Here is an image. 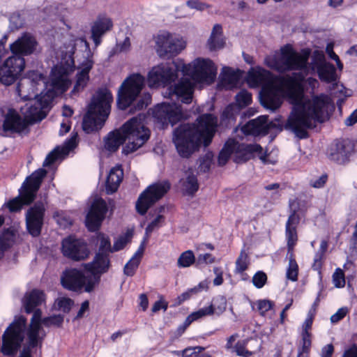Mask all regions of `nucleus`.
<instances>
[{"mask_svg": "<svg viewBox=\"0 0 357 357\" xmlns=\"http://www.w3.org/2000/svg\"><path fill=\"white\" fill-rule=\"evenodd\" d=\"M278 81L294 105L284 128L293 131L300 139H306L309 136L307 129L312 128V121L321 123L328 119L334 110V104L325 94L315 96L311 100L304 101V90L300 75H286L279 77Z\"/></svg>", "mask_w": 357, "mask_h": 357, "instance_id": "f257e3e1", "label": "nucleus"}, {"mask_svg": "<svg viewBox=\"0 0 357 357\" xmlns=\"http://www.w3.org/2000/svg\"><path fill=\"white\" fill-rule=\"evenodd\" d=\"M217 118L212 114L198 116L195 123L180 125L174 131L173 142L178 155L189 158L202 145L208 146L214 137Z\"/></svg>", "mask_w": 357, "mask_h": 357, "instance_id": "f03ea898", "label": "nucleus"}, {"mask_svg": "<svg viewBox=\"0 0 357 357\" xmlns=\"http://www.w3.org/2000/svg\"><path fill=\"white\" fill-rule=\"evenodd\" d=\"M113 96L108 89L97 90L83 118L82 128L85 132L89 134L102 128L110 114Z\"/></svg>", "mask_w": 357, "mask_h": 357, "instance_id": "7ed1b4c3", "label": "nucleus"}, {"mask_svg": "<svg viewBox=\"0 0 357 357\" xmlns=\"http://www.w3.org/2000/svg\"><path fill=\"white\" fill-rule=\"evenodd\" d=\"M36 46H9L13 54L0 66V82L10 86L15 82L25 67L24 56L31 54Z\"/></svg>", "mask_w": 357, "mask_h": 357, "instance_id": "20e7f679", "label": "nucleus"}, {"mask_svg": "<svg viewBox=\"0 0 357 357\" xmlns=\"http://www.w3.org/2000/svg\"><path fill=\"white\" fill-rule=\"evenodd\" d=\"M72 47L73 51L62 55L61 61L52 69L50 73L51 86L52 91L56 93L66 92L70 84L68 75L74 71L75 68L73 54L76 46Z\"/></svg>", "mask_w": 357, "mask_h": 357, "instance_id": "39448f33", "label": "nucleus"}, {"mask_svg": "<svg viewBox=\"0 0 357 357\" xmlns=\"http://www.w3.org/2000/svg\"><path fill=\"white\" fill-rule=\"evenodd\" d=\"M144 77L139 73L129 75L121 84L116 98L119 109L126 110L137 100L144 85Z\"/></svg>", "mask_w": 357, "mask_h": 357, "instance_id": "423d86ee", "label": "nucleus"}, {"mask_svg": "<svg viewBox=\"0 0 357 357\" xmlns=\"http://www.w3.org/2000/svg\"><path fill=\"white\" fill-rule=\"evenodd\" d=\"M26 319L20 316L8 326L2 336L1 352L6 356L15 355L24 339Z\"/></svg>", "mask_w": 357, "mask_h": 357, "instance_id": "0eeeda50", "label": "nucleus"}, {"mask_svg": "<svg viewBox=\"0 0 357 357\" xmlns=\"http://www.w3.org/2000/svg\"><path fill=\"white\" fill-rule=\"evenodd\" d=\"M168 181L156 182L149 185L139 196L136 204V211L141 215L146 214L148 210L162 199L169 190Z\"/></svg>", "mask_w": 357, "mask_h": 357, "instance_id": "6e6552de", "label": "nucleus"}, {"mask_svg": "<svg viewBox=\"0 0 357 357\" xmlns=\"http://www.w3.org/2000/svg\"><path fill=\"white\" fill-rule=\"evenodd\" d=\"M152 116L162 128L172 126L184 119L182 107L176 103L161 102L152 109Z\"/></svg>", "mask_w": 357, "mask_h": 357, "instance_id": "1a4fd4ad", "label": "nucleus"}, {"mask_svg": "<svg viewBox=\"0 0 357 357\" xmlns=\"http://www.w3.org/2000/svg\"><path fill=\"white\" fill-rule=\"evenodd\" d=\"M110 267V260L109 255L98 252L93 261L84 264V269L89 273L87 285L86 287V292H92L96 286L100 282L101 275L109 271Z\"/></svg>", "mask_w": 357, "mask_h": 357, "instance_id": "9d476101", "label": "nucleus"}, {"mask_svg": "<svg viewBox=\"0 0 357 357\" xmlns=\"http://www.w3.org/2000/svg\"><path fill=\"white\" fill-rule=\"evenodd\" d=\"M356 146L354 141L348 138L336 139L328 149V158L338 165H344L350 162L356 152Z\"/></svg>", "mask_w": 357, "mask_h": 357, "instance_id": "9b49d317", "label": "nucleus"}, {"mask_svg": "<svg viewBox=\"0 0 357 357\" xmlns=\"http://www.w3.org/2000/svg\"><path fill=\"white\" fill-rule=\"evenodd\" d=\"M311 68L317 71V75L321 82L333 83L337 79L335 66L326 61L325 54L322 51H314L310 63Z\"/></svg>", "mask_w": 357, "mask_h": 357, "instance_id": "f8f14e48", "label": "nucleus"}, {"mask_svg": "<svg viewBox=\"0 0 357 357\" xmlns=\"http://www.w3.org/2000/svg\"><path fill=\"white\" fill-rule=\"evenodd\" d=\"M294 46H282L283 64L285 70H303L307 68L311 50L303 49L301 54L296 52Z\"/></svg>", "mask_w": 357, "mask_h": 357, "instance_id": "ddd939ff", "label": "nucleus"}, {"mask_svg": "<svg viewBox=\"0 0 357 357\" xmlns=\"http://www.w3.org/2000/svg\"><path fill=\"white\" fill-rule=\"evenodd\" d=\"M62 253L68 259L79 261L88 258L90 250L84 239L69 236L62 241Z\"/></svg>", "mask_w": 357, "mask_h": 357, "instance_id": "4468645a", "label": "nucleus"}, {"mask_svg": "<svg viewBox=\"0 0 357 357\" xmlns=\"http://www.w3.org/2000/svg\"><path fill=\"white\" fill-rule=\"evenodd\" d=\"M45 208L41 202H36L26 212L25 222L27 232L32 237H38L41 234L44 224Z\"/></svg>", "mask_w": 357, "mask_h": 357, "instance_id": "2eb2a0df", "label": "nucleus"}, {"mask_svg": "<svg viewBox=\"0 0 357 357\" xmlns=\"http://www.w3.org/2000/svg\"><path fill=\"white\" fill-rule=\"evenodd\" d=\"M107 211L108 206L105 200L101 197L94 199L86 216L85 225L87 229L91 232L98 231Z\"/></svg>", "mask_w": 357, "mask_h": 357, "instance_id": "dca6fc26", "label": "nucleus"}, {"mask_svg": "<svg viewBox=\"0 0 357 357\" xmlns=\"http://www.w3.org/2000/svg\"><path fill=\"white\" fill-rule=\"evenodd\" d=\"M137 123V118L132 117L117 130L111 131L105 140V147L110 152H116L120 146L126 141L129 134L132 133L134 123Z\"/></svg>", "mask_w": 357, "mask_h": 357, "instance_id": "f3484780", "label": "nucleus"}, {"mask_svg": "<svg viewBox=\"0 0 357 357\" xmlns=\"http://www.w3.org/2000/svg\"><path fill=\"white\" fill-rule=\"evenodd\" d=\"M89 276L85 275L79 269L75 268H67L63 271L61 276L62 287L68 291L81 292L82 289L86 291V287Z\"/></svg>", "mask_w": 357, "mask_h": 357, "instance_id": "a211bd4d", "label": "nucleus"}, {"mask_svg": "<svg viewBox=\"0 0 357 357\" xmlns=\"http://www.w3.org/2000/svg\"><path fill=\"white\" fill-rule=\"evenodd\" d=\"M178 66L176 69L168 65L160 64L154 66L149 73V84L166 86L174 82L178 77Z\"/></svg>", "mask_w": 357, "mask_h": 357, "instance_id": "6ab92c4d", "label": "nucleus"}, {"mask_svg": "<svg viewBox=\"0 0 357 357\" xmlns=\"http://www.w3.org/2000/svg\"><path fill=\"white\" fill-rule=\"evenodd\" d=\"M134 126L133 132H131L132 133L129 134L127 138L129 139V142L122 149V153L126 155L135 152L149 140L151 135L150 130L137 119V123H134Z\"/></svg>", "mask_w": 357, "mask_h": 357, "instance_id": "aec40b11", "label": "nucleus"}, {"mask_svg": "<svg viewBox=\"0 0 357 357\" xmlns=\"http://www.w3.org/2000/svg\"><path fill=\"white\" fill-rule=\"evenodd\" d=\"M216 76L214 63L209 59L198 58L194 62L192 80L195 82H212Z\"/></svg>", "mask_w": 357, "mask_h": 357, "instance_id": "412c9836", "label": "nucleus"}, {"mask_svg": "<svg viewBox=\"0 0 357 357\" xmlns=\"http://www.w3.org/2000/svg\"><path fill=\"white\" fill-rule=\"evenodd\" d=\"M261 105L271 111L280 107L282 100L280 96V89L275 84H265L259 93Z\"/></svg>", "mask_w": 357, "mask_h": 357, "instance_id": "4be33fe9", "label": "nucleus"}, {"mask_svg": "<svg viewBox=\"0 0 357 357\" xmlns=\"http://www.w3.org/2000/svg\"><path fill=\"white\" fill-rule=\"evenodd\" d=\"M234 162L237 164L248 162L252 158L253 153H261L263 151L261 146L259 144L239 143L236 139H234Z\"/></svg>", "mask_w": 357, "mask_h": 357, "instance_id": "5701e85b", "label": "nucleus"}, {"mask_svg": "<svg viewBox=\"0 0 357 357\" xmlns=\"http://www.w3.org/2000/svg\"><path fill=\"white\" fill-rule=\"evenodd\" d=\"M29 122L23 119L15 109H9L3 123L4 131L20 133L26 128Z\"/></svg>", "mask_w": 357, "mask_h": 357, "instance_id": "b1692460", "label": "nucleus"}, {"mask_svg": "<svg viewBox=\"0 0 357 357\" xmlns=\"http://www.w3.org/2000/svg\"><path fill=\"white\" fill-rule=\"evenodd\" d=\"M282 77V76H280V77ZM278 78L279 77L275 76L271 71L260 66L252 68V70L248 73L249 82L255 86L261 85V87L265 86V84H274V80L282 87L279 84Z\"/></svg>", "mask_w": 357, "mask_h": 357, "instance_id": "393cba45", "label": "nucleus"}, {"mask_svg": "<svg viewBox=\"0 0 357 357\" xmlns=\"http://www.w3.org/2000/svg\"><path fill=\"white\" fill-rule=\"evenodd\" d=\"M113 27L111 18L106 16H100L93 22L91 27V38L95 45L102 43V37Z\"/></svg>", "mask_w": 357, "mask_h": 357, "instance_id": "a878e982", "label": "nucleus"}, {"mask_svg": "<svg viewBox=\"0 0 357 357\" xmlns=\"http://www.w3.org/2000/svg\"><path fill=\"white\" fill-rule=\"evenodd\" d=\"M300 221L301 217L297 210H291L285 225V236L289 250L295 247L298 241L297 227Z\"/></svg>", "mask_w": 357, "mask_h": 357, "instance_id": "bb28decb", "label": "nucleus"}, {"mask_svg": "<svg viewBox=\"0 0 357 357\" xmlns=\"http://www.w3.org/2000/svg\"><path fill=\"white\" fill-rule=\"evenodd\" d=\"M46 295L43 290L33 289L26 292L23 298V306L26 314L32 313L35 309L45 303Z\"/></svg>", "mask_w": 357, "mask_h": 357, "instance_id": "cd10ccee", "label": "nucleus"}, {"mask_svg": "<svg viewBox=\"0 0 357 357\" xmlns=\"http://www.w3.org/2000/svg\"><path fill=\"white\" fill-rule=\"evenodd\" d=\"M267 120L268 117L266 116H259L246 123L242 127V131L247 135H266L268 134Z\"/></svg>", "mask_w": 357, "mask_h": 357, "instance_id": "c85d7f7f", "label": "nucleus"}, {"mask_svg": "<svg viewBox=\"0 0 357 357\" xmlns=\"http://www.w3.org/2000/svg\"><path fill=\"white\" fill-rule=\"evenodd\" d=\"M172 94H174L183 103L189 104L192 100L193 84L190 79L182 78L174 85Z\"/></svg>", "mask_w": 357, "mask_h": 357, "instance_id": "c756f323", "label": "nucleus"}, {"mask_svg": "<svg viewBox=\"0 0 357 357\" xmlns=\"http://www.w3.org/2000/svg\"><path fill=\"white\" fill-rule=\"evenodd\" d=\"M123 169L121 167H113L106 179L105 190L108 195L117 191L123 178Z\"/></svg>", "mask_w": 357, "mask_h": 357, "instance_id": "7c9ffc66", "label": "nucleus"}, {"mask_svg": "<svg viewBox=\"0 0 357 357\" xmlns=\"http://www.w3.org/2000/svg\"><path fill=\"white\" fill-rule=\"evenodd\" d=\"M153 41L155 45H177L178 43L181 45L186 43L180 36L165 30L159 31L154 35Z\"/></svg>", "mask_w": 357, "mask_h": 357, "instance_id": "2f4dec72", "label": "nucleus"}, {"mask_svg": "<svg viewBox=\"0 0 357 357\" xmlns=\"http://www.w3.org/2000/svg\"><path fill=\"white\" fill-rule=\"evenodd\" d=\"M40 185V181L29 176L23 183L20 190L24 193V198L29 202H33Z\"/></svg>", "mask_w": 357, "mask_h": 357, "instance_id": "473e14b6", "label": "nucleus"}, {"mask_svg": "<svg viewBox=\"0 0 357 357\" xmlns=\"http://www.w3.org/2000/svg\"><path fill=\"white\" fill-rule=\"evenodd\" d=\"M243 72L239 69L234 70L231 67H224L222 69V81L231 86H236L243 75Z\"/></svg>", "mask_w": 357, "mask_h": 357, "instance_id": "72a5a7b5", "label": "nucleus"}, {"mask_svg": "<svg viewBox=\"0 0 357 357\" xmlns=\"http://www.w3.org/2000/svg\"><path fill=\"white\" fill-rule=\"evenodd\" d=\"M93 68L91 62L89 61L84 63L82 70L77 73L76 75V82L74 86V91H79L80 89H83L87 84L89 79V73Z\"/></svg>", "mask_w": 357, "mask_h": 357, "instance_id": "f704fd0d", "label": "nucleus"}, {"mask_svg": "<svg viewBox=\"0 0 357 357\" xmlns=\"http://www.w3.org/2000/svg\"><path fill=\"white\" fill-rule=\"evenodd\" d=\"M234 139H229L224 144L218 155V166L223 167L228 162L231 155L234 153Z\"/></svg>", "mask_w": 357, "mask_h": 357, "instance_id": "c9c22d12", "label": "nucleus"}, {"mask_svg": "<svg viewBox=\"0 0 357 357\" xmlns=\"http://www.w3.org/2000/svg\"><path fill=\"white\" fill-rule=\"evenodd\" d=\"M16 231L12 228L4 229L0 234V252L10 248L15 242Z\"/></svg>", "mask_w": 357, "mask_h": 357, "instance_id": "e433bc0d", "label": "nucleus"}, {"mask_svg": "<svg viewBox=\"0 0 357 357\" xmlns=\"http://www.w3.org/2000/svg\"><path fill=\"white\" fill-rule=\"evenodd\" d=\"M45 77L44 75L38 70H29L18 83L17 88L24 84V82H27L32 88L36 87L40 82H44Z\"/></svg>", "mask_w": 357, "mask_h": 357, "instance_id": "4c0bfd02", "label": "nucleus"}, {"mask_svg": "<svg viewBox=\"0 0 357 357\" xmlns=\"http://www.w3.org/2000/svg\"><path fill=\"white\" fill-rule=\"evenodd\" d=\"M294 247H292V249L289 250V248H287L289 266L287 270V278L293 282H296L298 280V266L294 257Z\"/></svg>", "mask_w": 357, "mask_h": 357, "instance_id": "58836bf2", "label": "nucleus"}, {"mask_svg": "<svg viewBox=\"0 0 357 357\" xmlns=\"http://www.w3.org/2000/svg\"><path fill=\"white\" fill-rule=\"evenodd\" d=\"M33 202H29L24 198V193L20 190L19 196L9 200L7 203V207L10 212L15 213L20 211L24 205H30Z\"/></svg>", "mask_w": 357, "mask_h": 357, "instance_id": "ea45409f", "label": "nucleus"}, {"mask_svg": "<svg viewBox=\"0 0 357 357\" xmlns=\"http://www.w3.org/2000/svg\"><path fill=\"white\" fill-rule=\"evenodd\" d=\"M208 45H225L226 38L223 35L222 26L220 24H215L211 31L208 40Z\"/></svg>", "mask_w": 357, "mask_h": 357, "instance_id": "a19ab883", "label": "nucleus"}, {"mask_svg": "<svg viewBox=\"0 0 357 357\" xmlns=\"http://www.w3.org/2000/svg\"><path fill=\"white\" fill-rule=\"evenodd\" d=\"M210 306H212L213 309V314L219 317L227 309V302L225 296L218 295L213 298Z\"/></svg>", "mask_w": 357, "mask_h": 357, "instance_id": "79ce46f5", "label": "nucleus"}, {"mask_svg": "<svg viewBox=\"0 0 357 357\" xmlns=\"http://www.w3.org/2000/svg\"><path fill=\"white\" fill-rule=\"evenodd\" d=\"M196 261V258L194 252L190 250L183 252L177 260V266L179 268H188L194 264Z\"/></svg>", "mask_w": 357, "mask_h": 357, "instance_id": "37998d69", "label": "nucleus"}, {"mask_svg": "<svg viewBox=\"0 0 357 357\" xmlns=\"http://www.w3.org/2000/svg\"><path fill=\"white\" fill-rule=\"evenodd\" d=\"M264 63L268 68L278 72L285 70L282 54L280 58L275 56H267L264 59Z\"/></svg>", "mask_w": 357, "mask_h": 357, "instance_id": "c03bdc74", "label": "nucleus"}, {"mask_svg": "<svg viewBox=\"0 0 357 357\" xmlns=\"http://www.w3.org/2000/svg\"><path fill=\"white\" fill-rule=\"evenodd\" d=\"M250 265L248 255L244 250H242L235 262V268L234 272H242L247 271Z\"/></svg>", "mask_w": 357, "mask_h": 357, "instance_id": "a18cd8bd", "label": "nucleus"}, {"mask_svg": "<svg viewBox=\"0 0 357 357\" xmlns=\"http://www.w3.org/2000/svg\"><path fill=\"white\" fill-rule=\"evenodd\" d=\"M248 342L246 340L238 341L231 352L236 353L238 356L250 357L252 355V352L246 349Z\"/></svg>", "mask_w": 357, "mask_h": 357, "instance_id": "49530a36", "label": "nucleus"}, {"mask_svg": "<svg viewBox=\"0 0 357 357\" xmlns=\"http://www.w3.org/2000/svg\"><path fill=\"white\" fill-rule=\"evenodd\" d=\"M63 323V316L61 314H56L50 317H46L43 319L42 324L46 327L52 326L60 328Z\"/></svg>", "mask_w": 357, "mask_h": 357, "instance_id": "de8ad7c7", "label": "nucleus"}, {"mask_svg": "<svg viewBox=\"0 0 357 357\" xmlns=\"http://www.w3.org/2000/svg\"><path fill=\"white\" fill-rule=\"evenodd\" d=\"M236 101L240 107H245L252 102V94L245 90L241 91L236 95Z\"/></svg>", "mask_w": 357, "mask_h": 357, "instance_id": "09e8293b", "label": "nucleus"}, {"mask_svg": "<svg viewBox=\"0 0 357 357\" xmlns=\"http://www.w3.org/2000/svg\"><path fill=\"white\" fill-rule=\"evenodd\" d=\"M11 45H37V40L33 33L24 32Z\"/></svg>", "mask_w": 357, "mask_h": 357, "instance_id": "8fccbe9b", "label": "nucleus"}, {"mask_svg": "<svg viewBox=\"0 0 357 357\" xmlns=\"http://www.w3.org/2000/svg\"><path fill=\"white\" fill-rule=\"evenodd\" d=\"M140 264V259L132 257L125 265L123 272L127 276H133Z\"/></svg>", "mask_w": 357, "mask_h": 357, "instance_id": "3c124183", "label": "nucleus"}, {"mask_svg": "<svg viewBox=\"0 0 357 357\" xmlns=\"http://www.w3.org/2000/svg\"><path fill=\"white\" fill-rule=\"evenodd\" d=\"M213 162V154L211 152L206 153L202 160L199 165V171L203 173H207L210 171L211 167Z\"/></svg>", "mask_w": 357, "mask_h": 357, "instance_id": "603ef678", "label": "nucleus"}, {"mask_svg": "<svg viewBox=\"0 0 357 357\" xmlns=\"http://www.w3.org/2000/svg\"><path fill=\"white\" fill-rule=\"evenodd\" d=\"M174 47V46H158L156 51L160 57L165 59H169L175 55L174 53L171 52V50ZM178 47L179 51H181L184 50L186 46Z\"/></svg>", "mask_w": 357, "mask_h": 357, "instance_id": "864d4df0", "label": "nucleus"}, {"mask_svg": "<svg viewBox=\"0 0 357 357\" xmlns=\"http://www.w3.org/2000/svg\"><path fill=\"white\" fill-rule=\"evenodd\" d=\"M267 280L266 274L264 271H259L253 275L252 283L256 288L261 289L266 284Z\"/></svg>", "mask_w": 357, "mask_h": 357, "instance_id": "5fc2aeb1", "label": "nucleus"}, {"mask_svg": "<svg viewBox=\"0 0 357 357\" xmlns=\"http://www.w3.org/2000/svg\"><path fill=\"white\" fill-rule=\"evenodd\" d=\"M165 220V217L162 215H158L156 218L152 220L149 225L146 226L145 229V236L147 238H149V235L153 231V230L160 227V222Z\"/></svg>", "mask_w": 357, "mask_h": 357, "instance_id": "6e6d98bb", "label": "nucleus"}, {"mask_svg": "<svg viewBox=\"0 0 357 357\" xmlns=\"http://www.w3.org/2000/svg\"><path fill=\"white\" fill-rule=\"evenodd\" d=\"M274 305V302L270 300H259L257 302V308L261 316H264Z\"/></svg>", "mask_w": 357, "mask_h": 357, "instance_id": "4d7b16f0", "label": "nucleus"}, {"mask_svg": "<svg viewBox=\"0 0 357 357\" xmlns=\"http://www.w3.org/2000/svg\"><path fill=\"white\" fill-rule=\"evenodd\" d=\"M61 154V152L59 151V148L54 149L47 154L43 162V166L49 167L52 165L59 158Z\"/></svg>", "mask_w": 357, "mask_h": 357, "instance_id": "13d9d810", "label": "nucleus"}, {"mask_svg": "<svg viewBox=\"0 0 357 357\" xmlns=\"http://www.w3.org/2000/svg\"><path fill=\"white\" fill-rule=\"evenodd\" d=\"M24 19L19 13H13L10 17V27L11 29H18L23 26Z\"/></svg>", "mask_w": 357, "mask_h": 357, "instance_id": "bf43d9fd", "label": "nucleus"}, {"mask_svg": "<svg viewBox=\"0 0 357 357\" xmlns=\"http://www.w3.org/2000/svg\"><path fill=\"white\" fill-rule=\"evenodd\" d=\"M188 190L190 193L194 194L199 189L197 178L193 174H189L186 178Z\"/></svg>", "mask_w": 357, "mask_h": 357, "instance_id": "052dcab7", "label": "nucleus"}, {"mask_svg": "<svg viewBox=\"0 0 357 357\" xmlns=\"http://www.w3.org/2000/svg\"><path fill=\"white\" fill-rule=\"evenodd\" d=\"M196 350L199 353L204 350V348L200 346L195 347H187L182 351H176L174 354L178 356H181L182 357H191L194 354L196 353Z\"/></svg>", "mask_w": 357, "mask_h": 357, "instance_id": "680f3d73", "label": "nucleus"}, {"mask_svg": "<svg viewBox=\"0 0 357 357\" xmlns=\"http://www.w3.org/2000/svg\"><path fill=\"white\" fill-rule=\"evenodd\" d=\"M328 180V175L326 173L323 174L321 176L315 180H311L310 185L314 188H322L325 186Z\"/></svg>", "mask_w": 357, "mask_h": 357, "instance_id": "e2e57ef3", "label": "nucleus"}, {"mask_svg": "<svg viewBox=\"0 0 357 357\" xmlns=\"http://www.w3.org/2000/svg\"><path fill=\"white\" fill-rule=\"evenodd\" d=\"M98 252L107 253V255H109V252H112L111 242L108 237L102 236L100 238Z\"/></svg>", "mask_w": 357, "mask_h": 357, "instance_id": "0e129e2a", "label": "nucleus"}, {"mask_svg": "<svg viewBox=\"0 0 357 357\" xmlns=\"http://www.w3.org/2000/svg\"><path fill=\"white\" fill-rule=\"evenodd\" d=\"M27 337H28V347L26 348H30V350L31 351V349H34L36 347H38V344H42L43 338L40 337L39 335H34V334H29L27 333Z\"/></svg>", "mask_w": 357, "mask_h": 357, "instance_id": "69168bd1", "label": "nucleus"}, {"mask_svg": "<svg viewBox=\"0 0 357 357\" xmlns=\"http://www.w3.org/2000/svg\"><path fill=\"white\" fill-rule=\"evenodd\" d=\"M339 271H336L333 274V282L335 286L337 288L343 287L345 284L344 274L340 269H337Z\"/></svg>", "mask_w": 357, "mask_h": 357, "instance_id": "338daca9", "label": "nucleus"}, {"mask_svg": "<svg viewBox=\"0 0 357 357\" xmlns=\"http://www.w3.org/2000/svg\"><path fill=\"white\" fill-rule=\"evenodd\" d=\"M348 313V308L346 307H341L331 317V321L333 324L337 323L340 320L343 319L347 314Z\"/></svg>", "mask_w": 357, "mask_h": 357, "instance_id": "774afa93", "label": "nucleus"}]
</instances>
